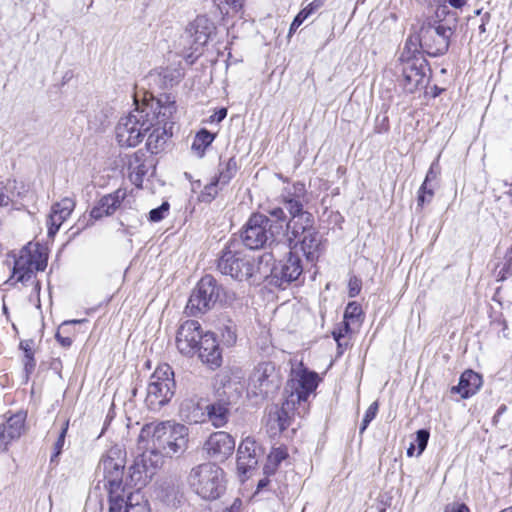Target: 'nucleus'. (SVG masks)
I'll return each instance as SVG.
<instances>
[{
	"instance_id": "1",
	"label": "nucleus",
	"mask_w": 512,
	"mask_h": 512,
	"mask_svg": "<svg viewBox=\"0 0 512 512\" xmlns=\"http://www.w3.org/2000/svg\"><path fill=\"white\" fill-rule=\"evenodd\" d=\"M175 102L170 97L144 103L118 121L115 128L116 141L121 147H136L148 135L147 147L157 153L172 136Z\"/></svg>"
},
{
	"instance_id": "2",
	"label": "nucleus",
	"mask_w": 512,
	"mask_h": 512,
	"mask_svg": "<svg viewBox=\"0 0 512 512\" xmlns=\"http://www.w3.org/2000/svg\"><path fill=\"white\" fill-rule=\"evenodd\" d=\"M189 430L179 423L166 421L149 423L142 427L138 436L137 449L145 451L154 459L172 457L183 452L188 443Z\"/></svg>"
},
{
	"instance_id": "3",
	"label": "nucleus",
	"mask_w": 512,
	"mask_h": 512,
	"mask_svg": "<svg viewBox=\"0 0 512 512\" xmlns=\"http://www.w3.org/2000/svg\"><path fill=\"white\" fill-rule=\"evenodd\" d=\"M284 205L291 215L286 230L289 244L299 247L308 261L316 262L322 252V241L314 227L313 215L304 211L296 199H286Z\"/></svg>"
},
{
	"instance_id": "4",
	"label": "nucleus",
	"mask_w": 512,
	"mask_h": 512,
	"mask_svg": "<svg viewBox=\"0 0 512 512\" xmlns=\"http://www.w3.org/2000/svg\"><path fill=\"white\" fill-rule=\"evenodd\" d=\"M320 380L319 375L304 367L302 361L292 362L290 377L285 388L286 400L282 406V413L287 417L290 414H305L306 402L318 387Z\"/></svg>"
},
{
	"instance_id": "5",
	"label": "nucleus",
	"mask_w": 512,
	"mask_h": 512,
	"mask_svg": "<svg viewBox=\"0 0 512 512\" xmlns=\"http://www.w3.org/2000/svg\"><path fill=\"white\" fill-rule=\"evenodd\" d=\"M125 464V453L118 446L111 447L99 462L98 473L102 474L109 501L132 491L128 487V481L123 480Z\"/></svg>"
},
{
	"instance_id": "6",
	"label": "nucleus",
	"mask_w": 512,
	"mask_h": 512,
	"mask_svg": "<svg viewBox=\"0 0 512 512\" xmlns=\"http://www.w3.org/2000/svg\"><path fill=\"white\" fill-rule=\"evenodd\" d=\"M189 483L203 499L213 500L225 490L224 471L214 463H203L193 468L189 474Z\"/></svg>"
},
{
	"instance_id": "7",
	"label": "nucleus",
	"mask_w": 512,
	"mask_h": 512,
	"mask_svg": "<svg viewBox=\"0 0 512 512\" xmlns=\"http://www.w3.org/2000/svg\"><path fill=\"white\" fill-rule=\"evenodd\" d=\"M451 35L452 30L450 27L437 21L433 23L428 21L420 28L415 42L409 39L405 48L413 45L414 53L417 51V46L420 45L432 56L442 55L448 50Z\"/></svg>"
},
{
	"instance_id": "8",
	"label": "nucleus",
	"mask_w": 512,
	"mask_h": 512,
	"mask_svg": "<svg viewBox=\"0 0 512 512\" xmlns=\"http://www.w3.org/2000/svg\"><path fill=\"white\" fill-rule=\"evenodd\" d=\"M175 381L172 368L168 364L159 365L151 375L147 387L146 403L152 410L167 404L174 395Z\"/></svg>"
},
{
	"instance_id": "9",
	"label": "nucleus",
	"mask_w": 512,
	"mask_h": 512,
	"mask_svg": "<svg viewBox=\"0 0 512 512\" xmlns=\"http://www.w3.org/2000/svg\"><path fill=\"white\" fill-rule=\"evenodd\" d=\"M47 266V253L38 243H28L15 258L13 278L17 282L31 279L35 271H43Z\"/></svg>"
},
{
	"instance_id": "10",
	"label": "nucleus",
	"mask_w": 512,
	"mask_h": 512,
	"mask_svg": "<svg viewBox=\"0 0 512 512\" xmlns=\"http://www.w3.org/2000/svg\"><path fill=\"white\" fill-rule=\"evenodd\" d=\"M218 268L222 274L242 281L255 277L260 271V263L250 254L226 251L218 262Z\"/></svg>"
},
{
	"instance_id": "11",
	"label": "nucleus",
	"mask_w": 512,
	"mask_h": 512,
	"mask_svg": "<svg viewBox=\"0 0 512 512\" xmlns=\"http://www.w3.org/2000/svg\"><path fill=\"white\" fill-rule=\"evenodd\" d=\"M410 54L411 49L409 48L407 55L404 51L400 57L403 62L402 85L405 91L414 93L425 87L427 63L423 57Z\"/></svg>"
},
{
	"instance_id": "12",
	"label": "nucleus",
	"mask_w": 512,
	"mask_h": 512,
	"mask_svg": "<svg viewBox=\"0 0 512 512\" xmlns=\"http://www.w3.org/2000/svg\"><path fill=\"white\" fill-rule=\"evenodd\" d=\"M274 231L270 220L262 214H253L244 229L242 238L250 249L263 248L274 240Z\"/></svg>"
},
{
	"instance_id": "13",
	"label": "nucleus",
	"mask_w": 512,
	"mask_h": 512,
	"mask_svg": "<svg viewBox=\"0 0 512 512\" xmlns=\"http://www.w3.org/2000/svg\"><path fill=\"white\" fill-rule=\"evenodd\" d=\"M140 457L135 461L134 465L129 469L128 487L132 491L139 492L155 475L156 471L161 467L163 461L160 457L152 458L149 453L140 451Z\"/></svg>"
},
{
	"instance_id": "14",
	"label": "nucleus",
	"mask_w": 512,
	"mask_h": 512,
	"mask_svg": "<svg viewBox=\"0 0 512 512\" xmlns=\"http://www.w3.org/2000/svg\"><path fill=\"white\" fill-rule=\"evenodd\" d=\"M219 291L212 276L202 277L189 298L188 308L191 311L205 312L215 305L219 298Z\"/></svg>"
},
{
	"instance_id": "15",
	"label": "nucleus",
	"mask_w": 512,
	"mask_h": 512,
	"mask_svg": "<svg viewBox=\"0 0 512 512\" xmlns=\"http://www.w3.org/2000/svg\"><path fill=\"white\" fill-rule=\"evenodd\" d=\"M205 332L199 322L187 320L181 324L176 335V346L183 355H194L201 343Z\"/></svg>"
},
{
	"instance_id": "16",
	"label": "nucleus",
	"mask_w": 512,
	"mask_h": 512,
	"mask_svg": "<svg viewBox=\"0 0 512 512\" xmlns=\"http://www.w3.org/2000/svg\"><path fill=\"white\" fill-rule=\"evenodd\" d=\"M235 449V439L225 431L212 433L204 444L208 456L216 461H225Z\"/></svg>"
},
{
	"instance_id": "17",
	"label": "nucleus",
	"mask_w": 512,
	"mask_h": 512,
	"mask_svg": "<svg viewBox=\"0 0 512 512\" xmlns=\"http://www.w3.org/2000/svg\"><path fill=\"white\" fill-rule=\"evenodd\" d=\"M276 384L275 366L270 362L260 363L250 376L249 387L254 395L265 394Z\"/></svg>"
},
{
	"instance_id": "18",
	"label": "nucleus",
	"mask_w": 512,
	"mask_h": 512,
	"mask_svg": "<svg viewBox=\"0 0 512 512\" xmlns=\"http://www.w3.org/2000/svg\"><path fill=\"white\" fill-rule=\"evenodd\" d=\"M108 512H151V508L140 492L131 491L109 501Z\"/></svg>"
},
{
	"instance_id": "19",
	"label": "nucleus",
	"mask_w": 512,
	"mask_h": 512,
	"mask_svg": "<svg viewBox=\"0 0 512 512\" xmlns=\"http://www.w3.org/2000/svg\"><path fill=\"white\" fill-rule=\"evenodd\" d=\"M257 445L253 438L247 437L238 447L237 471L240 476H245L250 470L254 469L258 463Z\"/></svg>"
},
{
	"instance_id": "20",
	"label": "nucleus",
	"mask_w": 512,
	"mask_h": 512,
	"mask_svg": "<svg viewBox=\"0 0 512 512\" xmlns=\"http://www.w3.org/2000/svg\"><path fill=\"white\" fill-rule=\"evenodd\" d=\"M196 353L203 363L211 367H219L222 362V354L214 333L205 332Z\"/></svg>"
},
{
	"instance_id": "21",
	"label": "nucleus",
	"mask_w": 512,
	"mask_h": 512,
	"mask_svg": "<svg viewBox=\"0 0 512 512\" xmlns=\"http://www.w3.org/2000/svg\"><path fill=\"white\" fill-rule=\"evenodd\" d=\"M127 196L128 191L126 188H119L113 193L105 195L100 199L98 205L92 209L91 217L97 220L104 216L112 215Z\"/></svg>"
},
{
	"instance_id": "22",
	"label": "nucleus",
	"mask_w": 512,
	"mask_h": 512,
	"mask_svg": "<svg viewBox=\"0 0 512 512\" xmlns=\"http://www.w3.org/2000/svg\"><path fill=\"white\" fill-rule=\"evenodd\" d=\"M74 206L75 204L70 198H64L52 206L47 218V229L50 237L58 232L62 223L71 215Z\"/></svg>"
},
{
	"instance_id": "23",
	"label": "nucleus",
	"mask_w": 512,
	"mask_h": 512,
	"mask_svg": "<svg viewBox=\"0 0 512 512\" xmlns=\"http://www.w3.org/2000/svg\"><path fill=\"white\" fill-rule=\"evenodd\" d=\"M26 415L19 412L11 416L6 423L0 426V450L5 451L8 445L18 439L24 432Z\"/></svg>"
},
{
	"instance_id": "24",
	"label": "nucleus",
	"mask_w": 512,
	"mask_h": 512,
	"mask_svg": "<svg viewBox=\"0 0 512 512\" xmlns=\"http://www.w3.org/2000/svg\"><path fill=\"white\" fill-rule=\"evenodd\" d=\"M213 30L214 25L210 19L204 15H200L189 24L186 31L191 37H193L195 44L202 46L207 43Z\"/></svg>"
},
{
	"instance_id": "25",
	"label": "nucleus",
	"mask_w": 512,
	"mask_h": 512,
	"mask_svg": "<svg viewBox=\"0 0 512 512\" xmlns=\"http://www.w3.org/2000/svg\"><path fill=\"white\" fill-rule=\"evenodd\" d=\"M244 384L237 377L225 376L222 386L218 388V395L228 404L236 403L243 394Z\"/></svg>"
},
{
	"instance_id": "26",
	"label": "nucleus",
	"mask_w": 512,
	"mask_h": 512,
	"mask_svg": "<svg viewBox=\"0 0 512 512\" xmlns=\"http://www.w3.org/2000/svg\"><path fill=\"white\" fill-rule=\"evenodd\" d=\"M481 385V376L472 370H467L462 373L458 385L453 387L452 391L458 392L462 398H468L474 395Z\"/></svg>"
},
{
	"instance_id": "27",
	"label": "nucleus",
	"mask_w": 512,
	"mask_h": 512,
	"mask_svg": "<svg viewBox=\"0 0 512 512\" xmlns=\"http://www.w3.org/2000/svg\"><path fill=\"white\" fill-rule=\"evenodd\" d=\"M303 268L297 255L290 253L288 258L276 268L275 275L286 282L295 281L301 275Z\"/></svg>"
},
{
	"instance_id": "28",
	"label": "nucleus",
	"mask_w": 512,
	"mask_h": 512,
	"mask_svg": "<svg viewBox=\"0 0 512 512\" xmlns=\"http://www.w3.org/2000/svg\"><path fill=\"white\" fill-rule=\"evenodd\" d=\"M227 402H215L206 406L207 417L213 426L223 427L228 421L229 408Z\"/></svg>"
},
{
	"instance_id": "29",
	"label": "nucleus",
	"mask_w": 512,
	"mask_h": 512,
	"mask_svg": "<svg viewBox=\"0 0 512 512\" xmlns=\"http://www.w3.org/2000/svg\"><path fill=\"white\" fill-rule=\"evenodd\" d=\"M214 139L215 134L206 129H202L195 135L191 148L197 156L202 157L205 150L211 145Z\"/></svg>"
},
{
	"instance_id": "30",
	"label": "nucleus",
	"mask_w": 512,
	"mask_h": 512,
	"mask_svg": "<svg viewBox=\"0 0 512 512\" xmlns=\"http://www.w3.org/2000/svg\"><path fill=\"white\" fill-rule=\"evenodd\" d=\"M13 206H22L25 202L31 201L34 198V193L31 187L24 183L15 180V187H13Z\"/></svg>"
},
{
	"instance_id": "31",
	"label": "nucleus",
	"mask_w": 512,
	"mask_h": 512,
	"mask_svg": "<svg viewBox=\"0 0 512 512\" xmlns=\"http://www.w3.org/2000/svg\"><path fill=\"white\" fill-rule=\"evenodd\" d=\"M361 315V306L355 301L349 302L344 312L345 332H350L352 326L360 325Z\"/></svg>"
},
{
	"instance_id": "32",
	"label": "nucleus",
	"mask_w": 512,
	"mask_h": 512,
	"mask_svg": "<svg viewBox=\"0 0 512 512\" xmlns=\"http://www.w3.org/2000/svg\"><path fill=\"white\" fill-rule=\"evenodd\" d=\"M288 452L284 447L273 448L267 457L264 472L267 475L273 474L281 461L286 459Z\"/></svg>"
},
{
	"instance_id": "33",
	"label": "nucleus",
	"mask_w": 512,
	"mask_h": 512,
	"mask_svg": "<svg viewBox=\"0 0 512 512\" xmlns=\"http://www.w3.org/2000/svg\"><path fill=\"white\" fill-rule=\"evenodd\" d=\"M13 187H15V180L0 182V206H13Z\"/></svg>"
},
{
	"instance_id": "34",
	"label": "nucleus",
	"mask_w": 512,
	"mask_h": 512,
	"mask_svg": "<svg viewBox=\"0 0 512 512\" xmlns=\"http://www.w3.org/2000/svg\"><path fill=\"white\" fill-rule=\"evenodd\" d=\"M429 437H430V433L428 430L422 429V430H418L416 432V437H415V440L413 443H415V446H417V448H418V450L416 452L417 457L420 456L424 452V450L427 446Z\"/></svg>"
},
{
	"instance_id": "35",
	"label": "nucleus",
	"mask_w": 512,
	"mask_h": 512,
	"mask_svg": "<svg viewBox=\"0 0 512 512\" xmlns=\"http://www.w3.org/2000/svg\"><path fill=\"white\" fill-rule=\"evenodd\" d=\"M220 180H216V181H213L211 182L210 184L206 185L204 187V189L202 190V192L200 193L199 195V198L201 201H204V202H210L212 199L215 198V196L217 195L218 193V182Z\"/></svg>"
},
{
	"instance_id": "36",
	"label": "nucleus",
	"mask_w": 512,
	"mask_h": 512,
	"mask_svg": "<svg viewBox=\"0 0 512 512\" xmlns=\"http://www.w3.org/2000/svg\"><path fill=\"white\" fill-rule=\"evenodd\" d=\"M170 205L168 202H163L158 208L152 209L149 213V219L153 222H159L167 215Z\"/></svg>"
},
{
	"instance_id": "37",
	"label": "nucleus",
	"mask_w": 512,
	"mask_h": 512,
	"mask_svg": "<svg viewBox=\"0 0 512 512\" xmlns=\"http://www.w3.org/2000/svg\"><path fill=\"white\" fill-rule=\"evenodd\" d=\"M378 402H373L368 409L366 410V413L364 415L362 424H361V432H363L369 425V423L376 417L378 412Z\"/></svg>"
},
{
	"instance_id": "38",
	"label": "nucleus",
	"mask_w": 512,
	"mask_h": 512,
	"mask_svg": "<svg viewBox=\"0 0 512 512\" xmlns=\"http://www.w3.org/2000/svg\"><path fill=\"white\" fill-rule=\"evenodd\" d=\"M68 426H69V421H65L63 426H62V429H61V432H60V435L54 445V454L52 456V460L56 457H58L62 451V448L64 446V442H65V437H66V434H67V431H68Z\"/></svg>"
},
{
	"instance_id": "39",
	"label": "nucleus",
	"mask_w": 512,
	"mask_h": 512,
	"mask_svg": "<svg viewBox=\"0 0 512 512\" xmlns=\"http://www.w3.org/2000/svg\"><path fill=\"white\" fill-rule=\"evenodd\" d=\"M433 195V189L423 182L418 192V205L423 206L426 202H430Z\"/></svg>"
},
{
	"instance_id": "40",
	"label": "nucleus",
	"mask_w": 512,
	"mask_h": 512,
	"mask_svg": "<svg viewBox=\"0 0 512 512\" xmlns=\"http://www.w3.org/2000/svg\"><path fill=\"white\" fill-rule=\"evenodd\" d=\"M236 162L233 159H230L226 164V171H221L219 175V180L226 184L236 173Z\"/></svg>"
},
{
	"instance_id": "41",
	"label": "nucleus",
	"mask_w": 512,
	"mask_h": 512,
	"mask_svg": "<svg viewBox=\"0 0 512 512\" xmlns=\"http://www.w3.org/2000/svg\"><path fill=\"white\" fill-rule=\"evenodd\" d=\"M80 322H81L80 320H70V321H65V322L62 323V325L59 327L58 332L56 334V338L61 343V345L67 347V346H70L72 344V338L71 337H63L61 335V333L64 332L65 327H67L70 324H76V323H80Z\"/></svg>"
},
{
	"instance_id": "42",
	"label": "nucleus",
	"mask_w": 512,
	"mask_h": 512,
	"mask_svg": "<svg viewBox=\"0 0 512 512\" xmlns=\"http://www.w3.org/2000/svg\"><path fill=\"white\" fill-rule=\"evenodd\" d=\"M317 7V5L315 6L313 3H310L308 6L303 8L294 18L296 24L301 26V24L315 11Z\"/></svg>"
},
{
	"instance_id": "43",
	"label": "nucleus",
	"mask_w": 512,
	"mask_h": 512,
	"mask_svg": "<svg viewBox=\"0 0 512 512\" xmlns=\"http://www.w3.org/2000/svg\"><path fill=\"white\" fill-rule=\"evenodd\" d=\"M439 174H440L439 162H438V160H436L431 164V166L426 174L424 183L428 184L430 181L436 180Z\"/></svg>"
},
{
	"instance_id": "44",
	"label": "nucleus",
	"mask_w": 512,
	"mask_h": 512,
	"mask_svg": "<svg viewBox=\"0 0 512 512\" xmlns=\"http://www.w3.org/2000/svg\"><path fill=\"white\" fill-rule=\"evenodd\" d=\"M222 340L227 346H231L236 342V333L230 327H225L222 331Z\"/></svg>"
},
{
	"instance_id": "45",
	"label": "nucleus",
	"mask_w": 512,
	"mask_h": 512,
	"mask_svg": "<svg viewBox=\"0 0 512 512\" xmlns=\"http://www.w3.org/2000/svg\"><path fill=\"white\" fill-rule=\"evenodd\" d=\"M348 289H349V296L355 297L361 291V281L356 277L350 278L349 283H348Z\"/></svg>"
},
{
	"instance_id": "46",
	"label": "nucleus",
	"mask_w": 512,
	"mask_h": 512,
	"mask_svg": "<svg viewBox=\"0 0 512 512\" xmlns=\"http://www.w3.org/2000/svg\"><path fill=\"white\" fill-rule=\"evenodd\" d=\"M444 512H470L469 508L463 503H451L445 507Z\"/></svg>"
},
{
	"instance_id": "47",
	"label": "nucleus",
	"mask_w": 512,
	"mask_h": 512,
	"mask_svg": "<svg viewBox=\"0 0 512 512\" xmlns=\"http://www.w3.org/2000/svg\"><path fill=\"white\" fill-rule=\"evenodd\" d=\"M226 115H227V109L221 108L218 111L214 112V114H212L209 117V122L210 123H214V122L219 123L226 117Z\"/></svg>"
},
{
	"instance_id": "48",
	"label": "nucleus",
	"mask_w": 512,
	"mask_h": 512,
	"mask_svg": "<svg viewBox=\"0 0 512 512\" xmlns=\"http://www.w3.org/2000/svg\"><path fill=\"white\" fill-rule=\"evenodd\" d=\"M349 332H345V322L343 321V325L339 327L338 329L333 331V336L336 342L338 343V346H342L341 339L345 337Z\"/></svg>"
},
{
	"instance_id": "49",
	"label": "nucleus",
	"mask_w": 512,
	"mask_h": 512,
	"mask_svg": "<svg viewBox=\"0 0 512 512\" xmlns=\"http://www.w3.org/2000/svg\"><path fill=\"white\" fill-rule=\"evenodd\" d=\"M244 0H225L232 12H239L242 9Z\"/></svg>"
},
{
	"instance_id": "50",
	"label": "nucleus",
	"mask_w": 512,
	"mask_h": 512,
	"mask_svg": "<svg viewBox=\"0 0 512 512\" xmlns=\"http://www.w3.org/2000/svg\"><path fill=\"white\" fill-rule=\"evenodd\" d=\"M269 213L271 216L280 220H283L285 218V214L282 208H274L270 210Z\"/></svg>"
},
{
	"instance_id": "51",
	"label": "nucleus",
	"mask_w": 512,
	"mask_h": 512,
	"mask_svg": "<svg viewBox=\"0 0 512 512\" xmlns=\"http://www.w3.org/2000/svg\"><path fill=\"white\" fill-rule=\"evenodd\" d=\"M446 1L455 9H461L467 3V0H446Z\"/></svg>"
},
{
	"instance_id": "52",
	"label": "nucleus",
	"mask_w": 512,
	"mask_h": 512,
	"mask_svg": "<svg viewBox=\"0 0 512 512\" xmlns=\"http://www.w3.org/2000/svg\"><path fill=\"white\" fill-rule=\"evenodd\" d=\"M436 17L438 19H441L447 14V8L445 5L439 6L437 10L435 11Z\"/></svg>"
},
{
	"instance_id": "53",
	"label": "nucleus",
	"mask_w": 512,
	"mask_h": 512,
	"mask_svg": "<svg viewBox=\"0 0 512 512\" xmlns=\"http://www.w3.org/2000/svg\"><path fill=\"white\" fill-rule=\"evenodd\" d=\"M131 181L137 186V187H140L141 186V177L139 176V174H136L135 176L131 175Z\"/></svg>"
},
{
	"instance_id": "54",
	"label": "nucleus",
	"mask_w": 512,
	"mask_h": 512,
	"mask_svg": "<svg viewBox=\"0 0 512 512\" xmlns=\"http://www.w3.org/2000/svg\"><path fill=\"white\" fill-rule=\"evenodd\" d=\"M269 483V479L266 477L264 479H261L258 483L257 490L260 491L264 487H266Z\"/></svg>"
},
{
	"instance_id": "55",
	"label": "nucleus",
	"mask_w": 512,
	"mask_h": 512,
	"mask_svg": "<svg viewBox=\"0 0 512 512\" xmlns=\"http://www.w3.org/2000/svg\"><path fill=\"white\" fill-rule=\"evenodd\" d=\"M294 189H295L297 196H299L304 191V185L301 183H297L294 185Z\"/></svg>"
},
{
	"instance_id": "56",
	"label": "nucleus",
	"mask_w": 512,
	"mask_h": 512,
	"mask_svg": "<svg viewBox=\"0 0 512 512\" xmlns=\"http://www.w3.org/2000/svg\"><path fill=\"white\" fill-rule=\"evenodd\" d=\"M415 449H416L415 443H411L409 448L407 449V455L409 457H412V456L416 455Z\"/></svg>"
},
{
	"instance_id": "57",
	"label": "nucleus",
	"mask_w": 512,
	"mask_h": 512,
	"mask_svg": "<svg viewBox=\"0 0 512 512\" xmlns=\"http://www.w3.org/2000/svg\"><path fill=\"white\" fill-rule=\"evenodd\" d=\"M300 27L299 24H296V22L293 20L291 23L290 29H289V36L294 33L298 28Z\"/></svg>"
},
{
	"instance_id": "58",
	"label": "nucleus",
	"mask_w": 512,
	"mask_h": 512,
	"mask_svg": "<svg viewBox=\"0 0 512 512\" xmlns=\"http://www.w3.org/2000/svg\"><path fill=\"white\" fill-rule=\"evenodd\" d=\"M505 259L508 262H512V246L507 250V252L505 254Z\"/></svg>"
},
{
	"instance_id": "59",
	"label": "nucleus",
	"mask_w": 512,
	"mask_h": 512,
	"mask_svg": "<svg viewBox=\"0 0 512 512\" xmlns=\"http://www.w3.org/2000/svg\"><path fill=\"white\" fill-rule=\"evenodd\" d=\"M279 422H280V423H279V427H280V429H281V430L285 429V428H286V426H287V423H286V421H285V420H283V419H282V417H281V416H279Z\"/></svg>"
},
{
	"instance_id": "60",
	"label": "nucleus",
	"mask_w": 512,
	"mask_h": 512,
	"mask_svg": "<svg viewBox=\"0 0 512 512\" xmlns=\"http://www.w3.org/2000/svg\"><path fill=\"white\" fill-rule=\"evenodd\" d=\"M176 73H177L176 79H179L181 77V72L179 70H177Z\"/></svg>"
},
{
	"instance_id": "61",
	"label": "nucleus",
	"mask_w": 512,
	"mask_h": 512,
	"mask_svg": "<svg viewBox=\"0 0 512 512\" xmlns=\"http://www.w3.org/2000/svg\"><path fill=\"white\" fill-rule=\"evenodd\" d=\"M224 512H234V511H233V509L231 508V509H227V510H225Z\"/></svg>"
}]
</instances>
